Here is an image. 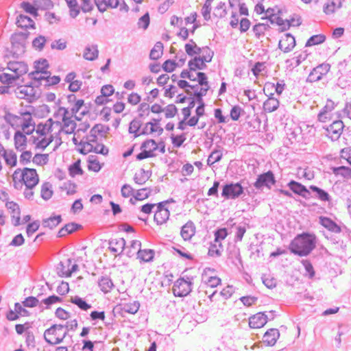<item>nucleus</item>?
Listing matches in <instances>:
<instances>
[{
    "mask_svg": "<svg viewBox=\"0 0 351 351\" xmlns=\"http://www.w3.org/2000/svg\"><path fill=\"white\" fill-rule=\"evenodd\" d=\"M141 149V152L136 156L137 160H143L148 158L154 157V152L158 149L157 143L154 139H147L142 143Z\"/></svg>",
    "mask_w": 351,
    "mask_h": 351,
    "instance_id": "obj_10",
    "label": "nucleus"
},
{
    "mask_svg": "<svg viewBox=\"0 0 351 351\" xmlns=\"http://www.w3.org/2000/svg\"><path fill=\"white\" fill-rule=\"evenodd\" d=\"M54 123L53 120L49 118L45 123H38L36 129V133L41 136H45L47 132L52 131V127Z\"/></svg>",
    "mask_w": 351,
    "mask_h": 351,
    "instance_id": "obj_26",
    "label": "nucleus"
},
{
    "mask_svg": "<svg viewBox=\"0 0 351 351\" xmlns=\"http://www.w3.org/2000/svg\"><path fill=\"white\" fill-rule=\"evenodd\" d=\"M14 146L17 150H23L27 145V137L21 131L17 130L14 136Z\"/></svg>",
    "mask_w": 351,
    "mask_h": 351,
    "instance_id": "obj_24",
    "label": "nucleus"
},
{
    "mask_svg": "<svg viewBox=\"0 0 351 351\" xmlns=\"http://www.w3.org/2000/svg\"><path fill=\"white\" fill-rule=\"evenodd\" d=\"M152 191L150 188H143L137 190L133 196L136 200L142 201L150 196Z\"/></svg>",
    "mask_w": 351,
    "mask_h": 351,
    "instance_id": "obj_45",
    "label": "nucleus"
},
{
    "mask_svg": "<svg viewBox=\"0 0 351 351\" xmlns=\"http://www.w3.org/2000/svg\"><path fill=\"white\" fill-rule=\"evenodd\" d=\"M40 227V221L36 220L27 224L26 228V233L27 237H31L36 232Z\"/></svg>",
    "mask_w": 351,
    "mask_h": 351,
    "instance_id": "obj_63",
    "label": "nucleus"
},
{
    "mask_svg": "<svg viewBox=\"0 0 351 351\" xmlns=\"http://www.w3.org/2000/svg\"><path fill=\"white\" fill-rule=\"evenodd\" d=\"M319 223L326 228L328 231L334 233H340L342 231V226L338 225L335 221L328 217L320 216L319 217Z\"/></svg>",
    "mask_w": 351,
    "mask_h": 351,
    "instance_id": "obj_15",
    "label": "nucleus"
},
{
    "mask_svg": "<svg viewBox=\"0 0 351 351\" xmlns=\"http://www.w3.org/2000/svg\"><path fill=\"white\" fill-rule=\"evenodd\" d=\"M21 8H23L25 12L33 15L34 16H38V8L35 5H32L27 1H23L21 3Z\"/></svg>",
    "mask_w": 351,
    "mask_h": 351,
    "instance_id": "obj_48",
    "label": "nucleus"
},
{
    "mask_svg": "<svg viewBox=\"0 0 351 351\" xmlns=\"http://www.w3.org/2000/svg\"><path fill=\"white\" fill-rule=\"evenodd\" d=\"M269 27V25L265 23H258L255 25L252 31L254 32L255 36L257 38H260L261 36H263L265 32Z\"/></svg>",
    "mask_w": 351,
    "mask_h": 351,
    "instance_id": "obj_49",
    "label": "nucleus"
},
{
    "mask_svg": "<svg viewBox=\"0 0 351 351\" xmlns=\"http://www.w3.org/2000/svg\"><path fill=\"white\" fill-rule=\"evenodd\" d=\"M9 70L14 72V74L3 73L0 74V82L4 84H17V81L20 80V76L23 73L27 72V67H6Z\"/></svg>",
    "mask_w": 351,
    "mask_h": 351,
    "instance_id": "obj_11",
    "label": "nucleus"
},
{
    "mask_svg": "<svg viewBox=\"0 0 351 351\" xmlns=\"http://www.w3.org/2000/svg\"><path fill=\"white\" fill-rule=\"evenodd\" d=\"M155 252L151 249H139L137 252V258L143 262H152L154 258Z\"/></svg>",
    "mask_w": 351,
    "mask_h": 351,
    "instance_id": "obj_29",
    "label": "nucleus"
},
{
    "mask_svg": "<svg viewBox=\"0 0 351 351\" xmlns=\"http://www.w3.org/2000/svg\"><path fill=\"white\" fill-rule=\"evenodd\" d=\"M309 189L312 192L315 193V197L319 199L320 201L325 202H327L329 203L332 201V197L329 195V193L326 191H325L315 185H311L309 186Z\"/></svg>",
    "mask_w": 351,
    "mask_h": 351,
    "instance_id": "obj_19",
    "label": "nucleus"
},
{
    "mask_svg": "<svg viewBox=\"0 0 351 351\" xmlns=\"http://www.w3.org/2000/svg\"><path fill=\"white\" fill-rule=\"evenodd\" d=\"M170 216L169 210L155 212L154 220L158 225H162L167 222Z\"/></svg>",
    "mask_w": 351,
    "mask_h": 351,
    "instance_id": "obj_39",
    "label": "nucleus"
},
{
    "mask_svg": "<svg viewBox=\"0 0 351 351\" xmlns=\"http://www.w3.org/2000/svg\"><path fill=\"white\" fill-rule=\"evenodd\" d=\"M70 302L76 305L80 310L84 311H87L88 309L92 308L90 304H88L84 298L78 295L71 297Z\"/></svg>",
    "mask_w": 351,
    "mask_h": 351,
    "instance_id": "obj_31",
    "label": "nucleus"
},
{
    "mask_svg": "<svg viewBox=\"0 0 351 351\" xmlns=\"http://www.w3.org/2000/svg\"><path fill=\"white\" fill-rule=\"evenodd\" d=\"M33 1L38 9L48 10L53 5L51 0H33Z\"/></svg>",
    "mask_w": 351,
    "mask_h": 351,
    "instance_id": "obj_58",
    "label": "nucleus"
},
{
    "mask_svg": "<svg viewBox=\"0 0 351 351\" xmlns=\"http://www.w3.org/2000/svg\"><path fill=\"white\" fill-rule=\"evenodd\" d=\"M276 183V180L274 172L271 170H269L257 176L256 181L253 183V186L257 191H263L264 187L271 189V186Z\"/></svg>",
    "mask_w": 351,
    "mask_h": 351,
    "instance_id": "obj_7",
    "label": "nucleus"
},
{
    "mask_svg": "<svg viewBox=\"0 0 351 351\" xmlns=\"http://www.w3.org/2000/svg\"><path fill=\"white\" fill-rule=\"evenodd\" d=\"M119 308L122 313L134 315L138 312L140 308V303L138 301H134L132 302L122 304L119 305Z\"/></svg>",
    "mask_w": 351,
    "mask_h": 351,
    "instance_id": "obj_23",
    "label": "nucleus"
},
{
    "mask_svg": "<svg viewBox=\"0 0 351 351\" xmlns=\"http://www.w3.org/2000/svg\"><path fill=\"white\" fill-rule=\"evenodd\" d=\"M280 337V332L276 328H270L263 335V342L268 346H273L276 344Z\"/></svg>",
    "mask_w": 351,
    "mask_h": 351,
    "instance_id": "obj_17",
    "label": "nucleus"
},
{
    "mask_svg": "<svg viewBox=\"0 0 351 351\" xmlns=\"http://www.w3.org/2000/svg\"><path fill=\"white\" fill-rule=\"evenodd\" d=\"M69 8V14L71 18L75 19L80 12V8L77 0H65Z\"/></svg>",
    "mask_w": 351,
    "mask_h": 351,
    "instance_id": "obj_37",
    "label": "nucleus"
},
{
    "mask_svg": "<svg viewBox=\"0 0 351 351\" xmlns=\"http://www.w3.org/2000/svg\"><path fill=\"white\" fill-rule=\"evenodd\" d=\"M215 243H221V241L226 239L228 236V230L226 228H217L214 232Z\"/></svg>",
    "mask_w": 351,
    "mask_h": 351,
    "instance_id": "obj_51",
    "label": "nucleus"
},
{
    "mask_svg": "<svg viewBox=\"0 0 351 351\" xmlns=\"http://www.w3.org/2000/svg\"><path fill=\"white\" fill-rule=\"evenodd\" d=\"M222 251L223 245L221 243H219L217 245V243L211 242L208 249V256L211 257H220L221 256Z\"/></svg>",
    "mask_w": 351,
    "mask_h": 351,
    "instance_id": "obj_36",
    "label": "nucleus"
},
{
    "mask_svg": "<svg viewBox=\"0 0 351 351\" xmlns=\"http://www.w3.org/2000/svg\"><path fill=\"white\" fill-rule=\"evenodd\" d=\"M62 324H53L45 330L44 339L49 345H56L62 343L68 335Z\"/></svg>",
    "mask_w": 351,
    "mask_h": 351,
    "instance_id": "obj_4",
    "label": "nucleus"
},
{
    "mask_svg": "<svg viewBox=\"0 0 351 351\" xmlns=\"http://www.w3.org/2000/svg\"><path fill=\"white\" fill-rule=\"evenodd\" d=\"M32 161L37 165L42 166L46 165L49 161V155L47 154H36Z\"/></svg>",
    "mask_w": 351,
    "mask_h": 351,
    "instance_id": "obj_50",
    "label": "nucleus"
},
{
    "mask_svg": "<svg viewBox=\"0 0 351 351\" xmlns=\"http://www.w3.org/2000/svg\"><path fill=\"white\" fill-rule=\"evenodd\" d=\"M171 139L173 146L178 148L182 145L186 138L184 133L176 136L172 134L171 136Z\"/></svg>",
    "mask_w": 351,
    "mask_h": 351,
    "instance_id": "obj_53",
    "label": "nucleus"
},
{
    "mask_svg": "<svg viewBox=\"0 0 351 351\" xmlns=\"http://www.w3.org/2000/svg\"><path fill=\"white\" fill-rule=\"evenodd\" d=\"M163 112H165V117L170 119L174 117L178 113V108L174 104H171L163 108Z\"/></svg>",
    "mask_w": 351,
    "mask_h": 351,
    "instance_id": "obj_59",
    "label": "nucleus"
},
{
    "mask_svg": "<svg viewBox=\"0 0 351 351\" xmlns=\"http://www.w3.org/2000/svg\"><path fill=\"white\" fill-rule=\"evenodd\" d=\"M16 23L19 27L25 29L29 28H34L35 23L29 17L24 14H20L16 17Z\"/></svg>",
    "mask_w": 351,
    "mask_h": 351,
    "instance_id": "obj_22",
    "label": "nucleus"
},
{
    "mask_svg": "<svg viewBox=\"0 0 351 351\" xmlns=\"http://www.w3.org/2000/svg\"><path fill=\"white\" fill-rule=\"evenodd\" d=\"M69 174L71 178H75L77 175H82L84 171L81 167V160H77L69 167Z\"/></svg>",
    "mask_w": 351,
    "mask_h": 351,
    "instance_id": "obj_35",
    "label": "nucleus"
},
{
    "mask_svg": "<svg viewBox=\"0 0 351 351\" xmlns=\"http://www.w3.org/2000/svg\"><path fill=\"white\" fill-rule=\"evenodd\" d=\"M302 264L304 266L306 271V276L308 278L312 279L315 276V270L311 262L308 260H302Z\"/></svg>",
    "mask_w": 351,
    "mask_h": 351,
    "instance_id": "obj_54",
    "label": "nucleus"
},
{
    "mask_svg": "<svg viewBox=\"0 0 351 351\" xmlns=\"http://www.w3.org/2000/svg\"><path fill=\"white\" fill-rule=\"evenodd\" d=\"M46 43V38L43 36H39L35 38L32 41V46L38 51H41Z\"/></svg>",
    "mask_w": 351,
    "mask_h": 351,
    "instance_id": "obj_62",
    "label": "nucleus"
},
{
    "mask_svg": "<svg viewBox=\"0 0 351 351\" xmlns=\"http://www.w3.org/2000/svg\"><path fill=\"white\" fill-rule=\"evenodd\" d=\"M267 324L265 312H258L249 317V326L252 328H261Z\"/></svg>",
    "mask_w": 351,
    "mask_h": 351,
    "instance_id": "obj_16",
    "label": "nucleus"
},
{
    "mask_svg": "<svg viewBox=\"0 0 351 351\" xmlns=\"http://www.w3.org/2000/svg\"><path fill=\"white\" fill-rule=\"evenodd\" d=\"M287 186L293 193L300 195L306 199L312 197L310 189H308L306 186L299 182L291 180L287 183Z\"/></svg>",
    "mask_w": 351,
    "mask_h": 351,
    "instance_id": "obj_12",
    "label": "nucleus"
},
{
    "mask_svg": "<svg viewBox=\"0 0 351 351\" xmlns=\"http://www.w3.org/2000/svg\"><path fill=\"white\" fill-rule=\"evenodd\" d=\"M35 71L28 74V78L33 80V84L37 88L43 85L45 87L56 85L60 82L58 75L51 76L50 71H47L49 67H34Z\"/></svg>",
    "mask_w": 351,
    "mask_h": 351,
    "instance_id": "obj_3",
    "label": "nucleus"
},
{
    "mask_svg": "<svg viewBox=\"0 0 351 351\" xmlns=\"http://www.w3.org/2000/svg\"><path fill=\"white\" fill-rule=\"evenodd\" d=\"M98 56V50L96 46L86 47L84 51L83 57L88 60H93Z\"/></svg>",
    "mask_w": 351,
    "mask_h": 351,
    "instance_id": "obj_40",
    "label": "nucleus"
},
{
    "mask_svg": "<svg viewBox=\"0 0 351 351\" xmlns=\"http://www.w3.org/2000/svg\"><path fill=\"white\" fill-rule=\"evenodd\" d=\"M88 162V168L90 171L99 172L101 170V166L95 156H89Z\"/></svg>",
    "mask_w": 351,
    "mask_h": 351,
    "instance_id": "obj_46",
    "label": "nucleus"
},
{
    "mask_svg": "<svg viewBox=\"0 0 351 351\" xmlns=\"http://www.w3.org/2000/svg\"><path fill=\"white\" fill-rule=\"evenodd\" d=\"M110 130V128L108 125L102 124H95L90 130V133L97 134H106Z\"/></svg>",
    "mask_w": 351,
    "mask_h": 351,
    "instance_id": "obj_57",
    "label": "nucleus"
},
{
    "mask_svg": "<svg viewBox=\"0 0 351 351\" xmlns=\"http://www.w3.org/2000/svg\"><path fill=\"white\" fill-rule=\"evenodd\" d=\"M214 53L208 47L200 48L198 56L191 59L187 66H206V63L212 60Z\"/></svg>",
    "mask_w": 351,
    "mask_h": 351,
    "instance_id": "obj_9",
    "label": "nucleus"
},
{
    "mask_svg": "<svg viewBox=\"0 0 351 351\" xmlns=\"http://www.w3.org/2000/svg\"><path fill=\"white\" fill-rule=\"evenodd\" d=\"M5 163L11 167H15L17 164V156L16 154L10 150L3 156Z\"/></svg>",
    "mask_w": 351,
    "mask_h": 351,
    "instance_id": "obj_47",
    "label": "nucleus"
},
{
    "mask_svg": "<svg viewBox=\"0 0 351 351\" xmlns=\"http://www.w3.org/2000/svg\"><path fill=\"white\" fill-rule=\"evenodd\" d=\"M332 173L335 176H341L343 178H351V168L346 166L335 167L332 168Z\"/></svg>",
    "mask_w": 351,
    "mask_h": 351,
    "instance_id": "obj_34",
    "label": "nucleus"
},
{
    "mask_svg": "<svg viewBox=\"0 0 351 351\" xmlns=\"http://www.w3.org/2000/svg\"><path fill=\"white\" fill-rule=\"evenodd\" d=\"M222 158V154L219 150H214L211 152L207 159V165L208 166L213 165L214 163L221 160Z\"/></svg>",
    "mask_w": 351,
    "mask_h": 351,
    "instance_id": "obj_52",
    "label": "nucleus"
},
{
    "mask_svg": "<svg viewBox=\"0 0 351 351\" xmlns=\"http://www.w3.org/2000/svg\"><path fill=\"white\" fill-rule=\"evenodd\" d=\"M195 233V226L192 221H187L180 230V235L184 241H189Z\"/></svg>",
    "mask_w": 351,
    "mask_h": 351,
    "instance_id": "obj_18",
    "label": "nucleus"
},
{
    "mask_svg": "<svg viewBox=\"0 0 351 351\" xmlns=\"http://www.w3.org/2000/svg\"><path fill=\"white\" fill-rule=\"evenodd\" d=\"M86 146L89 147L88 152H95L96 154L107 156L109 152V149L102 143H97L95 146L90 143H86Z\"/></svg>",
    "mask_w": 351,
    "mask_h": 351,
    "instance_id": "obj_32",
    "label": "nucleus"
},
{
    "mask_svg": "<svg viewBox=\"0 0 351 351\" xmlns=\"http://www.w3.org/2000/svg\"><path fill=\"white\" fill-rule=\"evenodd\" d=\"M29 35L28 32H20L13 34L11 37V41L14 46L21 48V51H24L26 39Z\"/></svg>",
    "mask_w": 351,
    "mask_h": 351,
    "instance_id": "obj_20",
    "label": "nucleus"
},
{
    "mask_svg": "<svg viewBox=\"0 0 351 351\" xmlns=\"http://www.w3.org/2000/svg\"><path fill=\"white\" fill-rule=\"evenodd\" d=\"M62 298L56 295H51L47 298L43 299L40 303L39 304V308H40V311H43L45 309H48L50 308V306L56 303L62 302Z\"/></svg>",
    "mask_w": 351,
    "mask_h": 351,
    "instance_id": "obj_25",
    "label": "nucleus"
},
{
    "mask_svg": "<svg viewBox=\"0 0 351 351\" xmlns=\"http://www.w3.org/2000/svg\"><path fill=\"white\" fill-rule=\"evenodd\" d=\"M205 67H189V69L183 70L180 73L182 78H187L191 81H196L195 73L198 70H202Z\"/></svg>",
    "mask_w": 351,
    "mask_h": 351,
    "instance_id": "obj_33",
    "label": "nucleus"
},
{
    "mask_svg": "<svg viewBox=\"0 0 351 351\" xmlns=\"http://www.w3.org/2000/svg\"><path fill=\"white\" fill-rule=\"evenodd\" d=\"M30 81L26 85L19 86L15 91L16 95L18 98L25 99L29 103L35 101L38 97V95L35 90L37 88L33 83V80L29 79Z\"/></svg>",
    "mask_w": 351,
    "mask_h": 351,
    "instance_id": "obj_6",
    "label": "nucleus"
},
{
    "mask_svg": "<svg viewBox=\"0 0 351 351\" xmlns=\"http://www.w3.org/2000/svg\"><path fill=\"white\" fill-rule=\"evenodd\" d=\"M184 49L186 53L190 56H193V58L198 56L200 51V47H199L192 39L190 40L189 43L185 45Z\"/></svg>",
    "mask_w": 351,
    "mask_h": 351,
    "instance_id": "obj_38",
    "label": "nucleus"
},
{
    "mask_svg": "<svg viewBox=\"0 0 351 351\" xmlns=\"http://www.w3.org/2000/svg\"><path fill=\"white\" fill-rule=\"evenodd\" d=\"M139 119H143L145 117H147L149 114V105L147 103L143 102L140 104L138 108Z\"/></svg>",
    "mask_w": 351,
    "mask_h": 351,
    "instance_id": "obj_55",
    "label": "nucleus"
},
{
    "mask_svg": "<svg viewBox=\"0 0 351 351\" xmlns=\"http://www.w3.org/2000/svg\"><path fill=\"white\" fill-rule=\"evenodd\" d=\"M322 79V73L319 71L317 69H315V67H313V70L310 72L307 79V82H315Z\"/></svg>",
    "mask_w": 351,
    "mask_h": 351,
    "instance_id": "obj_60",
    "label": "nucleus"
},
{
    "mask_svg": "<svg viewBox=\"0 0 351 351\" xmlns=\"http://www.w3.org/2000/svg\"><path fill=\"white\" fill-rule=\"evenodd\" d=\"M279 104L278 99L271 96L263 103V109L267 112H272L278 109Z\"/></svg>",
    "mask_w": 351,
    "mask_h": 351,
    "instance_id": "obj_30",
    "label": "nucleus"
},
{
    "mask_svg": "<svg viewBox=\"0 0 351 351\" xmlns=\"http://www.w3.org/2000/svg\"><path fill=\"white\" fill-rule=\"evenodd\" d=\"M326 36L324 34H316L311 36L306 41L305 47H311L323 43L326 40Z\"/></svg>",
    "mask_w": 351,
    "mask_h": 351,
    "instance_id": "obj_42",
    "label": "nucleus"
},
{
    "mask_svg": "<svg viewBox=\"0 0 351 351\" xmlns=\"http://www.w3.org/2000/svg\"><path fill=\"white\" fill-rule=\"evenodd\" d=\"M98 286L104 293L111 291L114 287L112 279L108 276H102L98 280Z\"/></svg>",
    "mask_w": 351,
    "mask_h": 351,
    "instance_id": "obj_21",
    "label": "nucleus"
},
{
    "mask_svg": "<svg viewBox=\"0 0 351 351\" xmlns=\"http://www.w3.org/2000/svg\"><path fill=\"white\" fill-rule=\"evenodd\" d=\"M163 45L161 42L155 44L150 51L149 57L152 60H158L162 54Z\"/></svg>",
    "mask_w": 351,
    "mask_h": 351,
    "instance_id": "obj_43",
    "label": "nucleus"
},
{
    "mask_svg": "<svg viewBox=\"0 0 351 351\" xmlns=\"http://www.w3.org/2000/svg\"><path fill=\"white\" fill-rule=\"evenodd\" d=\"M344 128V124L342 121L337 120L334 121L330 125L326 128V131L330 135V138L332 141H337L339 138L343 129Z\"/></svg>",
    "mask_w": 351,
    "mask_h": 351,
    "instance_id": "obj_13",
    "label": "nucleus"
},
{
    "mask_svg": "<svg viewBox=\"0 0 351 351\" xmlns=\"http://www.w3.org/2000/svg\"><path fill=\"white\" fill-rule=\"evenodd\" d=\"M316 247V237L314 234L304 232L298 234L290 243L289 250L299 256H306Z\"/></svg>",
    "mask_w": 351,
    "mask_h": 351,
    "instance_id": "obj_1",
    "label": "nucleus"
},
{
    "mask_svg": "<svg viewBox=\"0 0 351 351\" xmlns=\"http://www.w3.org/2000/svg\"><path fill=\"white\" fill-rule=\"evenodd\" d=\"M209 86H207V87L200 88L199 90H195V92L193 93V97L196 100L197 104L206 105L203 99V97H204L206 95Z\"/></svg>",
    "mask_w": 351,
    "mask_h": 351,
    "instance_id": "obj_44",
    "label": "nucleus"
},
{
    "mask_svg": "<svg viewBox=\"0 0 351 351\" xmlns=\"http://www.w3.org/2000/svg\"><path fill=\"white\" fill-rule=\"evenodd\" d=\"M295 45V38L289 33L285 34L278 43V47L285 53L291 51Z\"/></svg>",
    "mask_w": 351,
    "mask_h": 351,
    "instance_id": "obj_14",
    "label": "nucleus"
},
{
    "mask_svg": "<svg viewBox=\"0 0 351 351\" xmlns=\"http://www.w3.org/2000/svg\"><path fill=\"white\" fill-rule=\"evenodd\" d=\"M13 186L16 190H21L25 185L29 189H34L39 182V177L35 169L25 167L16 169L12 176Z\"/></svg>",
    "mask_w": 351,
    "mask_h": 351,
    "instance_id": "obj_2",
    "label": "nucleus"
},
{
    "mask_svg": "<svg viewBox=\"0 0 351 351\" xmlns=\"http://www.w3.org/2000/svg\"><path fill=\"white\" fill-rule=\"evenodd\" d=\"M62 221V216L60 215L51 216L49 218L44 219L42 221L43 226L45 228H49L52 230L58 226Z\"/></svg>",
    "mask_w": 351,
    "mask_h": 351,
    "instance_id": "obj_27",
    "label": "nucleus"
},
{
    "mask_svg": "<svg viewBox=\"0 0 351 351\" xmlns=\"http://www.w3.org/2000/svg\"><path fill=\"white\" fill-rule=\"evenodd\" d=\"M126 241L123 238L112 239L109 241L108 249L113 253L118 252L117 247L121 248V253L125 250Z\"/></svg>",
    "mask_w": 351,
    "mask_h": 351,
    "instance_id": "obj_28",
    "label": "nucleus"
},
{
    "mask_svg": "<svg viewBox=\"0 0 351 351\" xmlns=\"http://www.w3.org/2000/svg\"><path fill=\"white\" fill-rule=\"evenodd\" d=\"M243 112V110L238 105L234 106L230 112V117L232 120L237 121L240 118L241 113Z\"/></svg>",
    "mask_w": 351,
    "mask_h": 351,
    "instance_id": "obj_64",
    "label": "nucleus"
},
{
    "mask_svg": "<svg viewBox=\"0 0 351 351\" xmlns=\"http://www.w3.org/2000/svg\"><path fill=\"white\" fill-rule=\"evenodd\" d=\"M62 121L64 122V128H69L71 126V130L64 129V132L68 134H73L76 128V123L66 117H63Z\"/></svg>",
    "mask_w": 351,
    "mask_h": 351,
    "instance_id": "obj_56",
    "label": "nucleus"
},
{
    "mask_svg": "<svg viewBox=\"0 0 351 351\" xmlns=\"http://www.w3.org/2000/svg\"><path fill=\"white\" fill-rule=\"evenodd\" d=\"M22 304L24 307L33 308L38 305L39 300L36 297L29 296L22 302Z\"/></svg>",
    "mask_w": 351,
    "mask_h": 351,
    "instance_id": "obj_61",
    "label": "nucleus"
},
{
    "mask_svg": "<svg viewBox=\"0 0 351 351\" xmlns=\"http://www.w3.org/2000/svg\"><path fill=\"white\" fill-rule=\"evenodd\" d=\"M187 279L189 278L187 277ZM193 282L184 278H179L173 284V293L175 296L183 298L188 295L192 291Z\"/></svg>",
    "mask_w": 351,
    "mask_h": 351,
    "instance_id": "obj_8",
    "label": "nucleus"
},
{
    "mask_svg": "<svg viewBox=\"0 0 351 351\" xmlns=\"http://www.w3.org/2000/svg\"><path fill=\"white\" fill-rule=\"evenodd\" d=\"M51 184L49 182H45L41 186L40 196L44 200H49L53 195Z\"/></svg>",
    "mask_w": 351,
    "mask_h": 351,
    "instance_id": "obj_41",
    "label": "nucleus"
},
{
    "mask_svg": "<svg viewBox=\"0 0 351 351\" xmlns=\"http://www.w3.org/2000/svg\"><path fill=\"white\" fill-rule=\"evenodd\" d=\"M243 180L237 182H228L222 186L221 195L224 199H236L245 194V187L242 186Z\"/></svg>",
    "mask_w": 351,
    "mask_h": 351,
    "instance_id": "obj_5",
    "label": "nucleus"
}]
</instances>
